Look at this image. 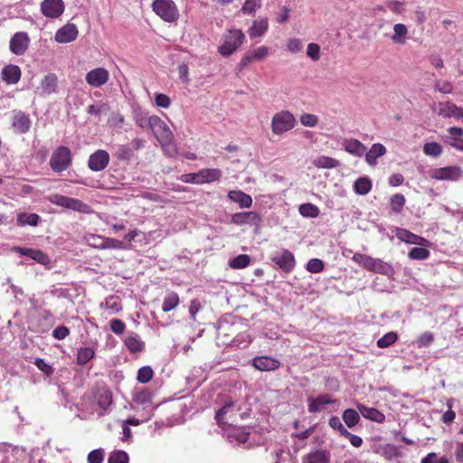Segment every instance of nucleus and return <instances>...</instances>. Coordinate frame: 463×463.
Segmentation results:
<instances>
[{"label":"nucleus","mask_w":463,"mask_h":463,"mask_svg":"<svg viewBox=\"0 0 463 463\" xmlns=\"http://www.w3.org/2000/svg\"><path fill=\"white\" fill-rule=\"evenodd\" d=\"M244 33L239 29H232L223 35V43L218 52L224 57L232 54L243 43Z\"/></svg>","instance_id":"1"},{"label":"nucleus","mask_w":463,"mask_h":463,"mask_svg":"<svg viewBox=\"0 0 463 463\" xmlns=\"http://www.w3.org/2000/svg\"><path fill=\"white\" fill-rule=\"evenodd\" d=\"M150 123V129L163 148L173 143V132L158 116L153 115Z\"/></svg>","instance_id":"2"},{"label":"nucleus","mask_w":463,"mask_h":463,"mask_svg":"<svg viewBox=\"0 0 463 463\" xmlns=\"http://www.w3.org/2000/svg\"><path fill=\"white\" fill-rule=\"evenodd\" d=\"M296 124L294 116L288 110L276 113L271 120V129L276 135H281L291 130Z\"/></svg>","instance_id":"3"},{"label":"nucleus","mask_w":463,"mask_h":463,"mask_svg":"<svg viewBox=\"0 0 463 463\" xmlns=\"http://www.w3.org/2000/svg\"><path fill=\"white\" fill-rule=\"evenodd\" d=\"M152 8L165 22H175L179 16L177 7L172 0H155Z\"/></svg>","instance_id":"4"},{"label":"nucleus","mask_w":463,"mask_h":463,"mask_svg":"<svg viewBox=\"0 0 463 463\" xmlns=\"http://www.w3.org/2000/svg\"><path fill=\"white\" fill-rule=\"evenodd\" d=\"M71 163V150L67 146L58 147L50 159L51 168L57 173L66 170Z\"/></svg>","instance_id":"5"},{"label":"nucleus","mask_w":463,"mask_h":463,"mask_svg":"<svg viewBox=\"0 0 463 463\" xmlns=\"http://www.w3.org/2000/svg\"><path fill=\"white\" fill-rule=\"evenodd\" d=\"M463 175V170L458 165H449L445 167L436 168L430 172L432 179L439 181H458Z\"/></svg>","instance_id":"6"},{"label":"nucleus","mask_w":463,"mask_h":463,"mask_svg":"<svg viewBox=\"0 0 463 463\" xmlns=\"http://www.w3.org/2000/svg\"><path fill=\"white\" fill-rule=\"evenodd\" d=\"M261 222L262 217L257 212H241L233 213L231 216L232 223L235 225L250 224L253 226L255 230L260 229Z\"/></svg>","instance_id":"7"},{"label":"nucleus","mask_w":463,"mask_h":463,"mask_svg":"<svg viewBox=\"0 0 463 463\" xmlns=\"http://www.w3.org/2000/svg\"><path fill=\"white\" fill-rule=\"evenodd\" d=\"M432 109L443 118H463V109L449 101L439 102L433 106Z\"/></svg>","instance_id":"8"},{"label":"nucleus","mask_w":463,"mask_h":463,"mask_svg":"<svg viewBox=\"0 0 463 463\" xmlns=\"http://www.w3.org/2000/svg\"><path fill=\"white\" fill-rule=\"evenodd\" d=\"M271 260L285 272H290L296 265L294 255L286 249L275 252L271 256Z\"/></svg>","instance_id":"9"},{"label":"nucleus","mask_w":463,"mask_h":463,"mask_svg":"<svg viewBox=\"0 0 463 463\" xmlns=\"http://www.w3.org/2000/svg\"><path fill=\"white\" fill-rule=\"evenodd\" d=\"M109 159V155L106 150L99 149L90 156L88 166L94 172L102 171L108 166Z\"/></svg>","instance_id":"10"},{"label":"nucleus","mask_w":463,"mask_h":463,"mask_svg":"<svg viewBox=\"0 0 463 463\" xmlns=\"http://www.w3.org/2000/svg\"><path fill=\"white\" fill-rule=\"evenodd\" d=\"M50 201L59 206L71 209L78 212H84L87 205L79 199L67 197L61 194H53L50 197Z\"/></svg>","instance_id":"11"},{"label":"nucleus","mask_w":463,"mask_h":463,"mask_svg":"<svg viewBox=\"0 0 463 463\" xmlns=\"http://www.w3.org/2000/svg\"><path fill=\"white\" fill-rule=\"evenodd\" d=\"M32 126V121L28 114L24 111H14L12 128L16 134L27 133Z\"/></svg>","instance_id":"12"},{"label":"nucleus","mask_w":463,"mask_h":463,"mask_svg":"<svg viewBox=\"0 0 463 463\" xmlns=\"http://www.w3.org/2000/svg\"><path fill=\"white\" fill-rule=\"evenodd\" d=\"M109 79V71L104 68L90 70L85 76L87 83L93 88H99L106 84Z\"/></svg>","instance_id":"13"},{"label":"nucleus","mask_w":463,"mask_h":463,"mask_svg":"<svg viewBox=\"0 0 463 463\" xmlns=\"http://www.w3.org/2000/svg\"><path fill=\"white\" fill-rule=\"evenodd\" d=\"M29 42L27 33L18 32L10 40V51L15 55H23L28 49Z\"/></svg>","instance_id":"14"},{"label":"nucleus","mask_w":463,"mask_h":463,"mask_svg":"<svg viewBox=\"0 0 463 463\" xmlns=\"http://www.w3.org/2000/svg\"><path fill=\"white\" fill-rule=\"evenodd\" d=\"M64 8L62 0H43L41 4L42 13L50 18H57L61 15Z\"/></svg>","instance_id":"15"},{"label":"nucleus","mask_w":463,"mask_h":463,"mask_svg":"<svg viewBox=\"0 0 463 463\" xmlns=\"http://www.w3.org/2000/svg\"><path fill=\"white\" fill-rule=\"evenodd\" d=\"M78 33V28L74 24H67L56 32L55 41L60 43H68L74 41Z\"/></svg>","instance_id":"16"},{"label":"nucleus","mask_w":463,"mask_h":463,"mask_svg":"<svg viewBox=\"0 0 463 463\" xmlns=\"http://www.w3.org/2000/svg\"><path fill=\"white\" fill-rule=\"evenodd\" d=\"M336 400L331 399L328 394H321L316 398L309 397L307 399L308 411L311 413L320 411L325 405L335 403Z\"/></svg>","instance_id":"17"},{"label":"nucleus","mask_w":463,"mask_h":463,"mask_svg":"<svg viewBox=\"0 0 463 463\" xmlns=\"http://www.w3.org/2000/svg\"><path fill=\"white\" fill-rule=\"evenodd\" d=\"M448 132L449 136L444 137V141L455 149L463 152V139L461 138L463 136V128L451 127L448 128Z\"/></svg>","instance_id":"18"},{"label":"nucleus","mask_w":463,"mask_h":463,"mask_svg":"<svg viewBox=\"0 0 463 463\" xmlns=\"http://www.w3.org/2000/svg\"><path fill=\"white\" fill-rule=\"evenodd\" d=\"M252 365L259 371H274L279 367V362L269 356H258L252 360Z\"/></svg>","instance_id":"19"},{"label":"nucleus","mask_w":463,"mask_h":463,"mask_svg":"<svg viewBox=\"0 0 463 463\" xmlns=\"http://www.w3.org/2000/svg\"><path fill=\"white\" fill-rule=\"evenodd\" d=\"M343 147L347 153L357 157L363 156L366 152V146L354 138L345 139Z\"/></svg>","instance_id":"20"},{"label":"nucleus","mask_w":463,"mask_h":463,"mask_svg":"<svg viewBox=\"0 0 463 463\" xmlns=\"http://www.w3.org/2000/svg\"><path fill=\"white\" fill-rule=\"evenodd\" d=\"M396 236L399 240L405 241L409 244H416L424 246L428 243V241L419 235H416L405 229H398Z\"/></svg>","instance_id":"21"},{"label":"nucleus","mask_w":463,"mask_h":463,"mask_svg":"<svg viewBox=\"0 0 463 463\" xmlns=\"http://www.w3.org/2000/svg\"><path fill=\"white\" fill-rule=\"evenodd\" d=\"M227 196L231 201L238 203L241 208H250L252 204L251 196L241 190H232Z\"/></svg>","instance_id":"22"},{"label":"nucleus","mask_w":463,"mask_h":463,"mask_svg":"<svg viewBox=\"0 0 463 463\" xmlns=\"http://www.w3.org/2000/svg\"><path fill=\"white\" fill-rule=\"evenodd\" d=\"M386 148L380 143L373 144L369 151L365 153V161L369 165L374 166L377 159L386 154Z\"/></svg>","instance_id":"23"},{"label":"nucleus","mask_w":463,"mask_h":463,"mask_svg":"<svg viewBox=\"0 0 463 463\" xmlns=\"http://www.w3.org/2000/svg\"><path fill=\"white\" fill-rule=\"evenodd\" d=\"M357 409L363 417L373 420L378 423H382L385 420V416L383 412L375 408H369L364 404H358Z\"/></svg>","instance_id":"24"},{"label":"nucleus","mask_w":463,"mask_h":463,"mask_svg":"<svg viewBox=\"0 0 463 463\" xmlns=\"http://www.w3.org/2000/svg\"><path fill=\"white\" fill-rule=\"evenodd\" d=\"M21 78V70L17 65H7L2 70V79L8 84H15Z\"/></svg>","instance_id":"25"},{"label":"nucleus","mask_w":463,"mask_h":463,"mask_svg":"<svg viewBox=\"0 0 463 463\" xmlns=\"http://www.w3.org/2000/svg\"><path fill=\"white\" fill-rule=\"evenodd\" d=\"M58 88V78L54 73H48L41 82V89L43 95H50L56 92Z\"/></svg>","instance_id":"26"},{"label":"nucleus","mask_w":463,"mask_h":463,"mask_svg":"<svg viewBox=\"0 0 463 463\" xmlns=\"http://www.w3.org/2000/svg\"><path fill=\"white\" fill-rule=\"evenodd\" d=\"M330 458L329 451L317 449L307 454L303 458V463H329Z\"/></svg>","instance_id":"27"},{"label":"nucleus","mask_w":463,"mask_h":463,"mask_svg":"<svg viewBox=\"0 0 463 463\" xmlns=\"http://www.w3.org/2000/svg\"><path fill=\"white\" fill-rule=\"evenodd\" d=\"M200 178V184L212 183L219 181L222 177V171L217 168H207L197 172Z\"/></svg>","instance_id":"28"},{"label":"nucleus","mask_w":463,"mask_h":463,"mask_svg":"<svg viewBox=\"0 0 463 463\" xmlns=\"http://www.w3.org/2000/svg\"><path fill=\"white\" fill-rule=\"evenodd\" d=\"M408 28L403 24H396L393 26V34L391 40L396 44H404L407 41Z\"/></svg>","instance_id":"29"},{"label":"nucleus","mask_w":463,"mask_h":463,"mask_svg":"<svg viewBox=\"0 0 463 463\" xmlns=\"http://www.w3.org/2000/svg\"><path fill=\"white\" fill-rule=\"evenodd\" d=\"M268 19L261 18L253 22L252 26L249 29V35L250 38L262 36L268 30Z\"/></svg>","instance_id":"30"},{"label":"nucleus","mask_w":463,"mask_h":463,"mask_svg":"<svg viewBox=\"0 0 463 463\" xmlns=\"http://www.w3.org/2000/svg\"><path fill=\"white\" fill-rule=\"evenodd\" d=\"M96 399L99 406L107 410L112 402V393L107 388H99L97 391Z\"/></svg>","instance_id":"31"},{"label":"nucleus","mask_w":463,"mask_h":463,"mask_svg":"<svg viewBox=\"0 0 463 463\" xmlns=\"http://www.w3.org/2000/svg\"><path fill=\"white\" fill-rule=\"evenodd\" d=\"M101 308H106L109 311V315L118 313L122 309L121 302L118 297L109 296L105 299V302L100 304Z\"/></svg>","instance_id":"32"},{"label":"nucleus","mask_w":463,"mask_h":463,"mask_svg":"<svg viewBox=\"0 0 463 463\" xmlns=\"http://www.w3.org/2000/svg\"><path fill=\"white\" fill-rule=\"evenodd\" d=\"M313 165L318 168L331 169L339 166L340 162L330 156H320L313 160Z\"/></svg>","instance_id":"33"},{"label":"nucleus","mask_w":463,"mask_h":463,"mask_svg":"<svg viewBox=\"0 0 463 463\" xmlns=\"http://www.w3.org/2000/svg\"><path fill=\"white\" fill-rule=\"evenodd\" d=\"M179 302L180 300L177 293L174 291L168 292L164 298L162 310L165 313L169 312L175 309L179 305Z\"/></svg>","instance_id":"34"},{"label":"nucleus","mask_w":463,"mask_h":463,"mask_svg":"<svg viewBox=\"0 0 463 463\" xmlns=\"http://www.w3.org/2000/svg\"><path fill=\"white\" fill-rule=\"evenodd\" d=\"M40 221V216L37 213H22L17 216V224L19 226L30 225L37 226Z\"/></svg>","instance_id":"35"},{"label":"nucleus","mask_w":463,"mask_h":463,"mask_svg":"<svg viewBox=\"0 0 463 463\" xmlns=\"http://www.w3.org/2000/svg\"><path fill=\"white\" fill-rule=\"evenodd\" d=\"M352 260L367 270L372 271L376 259H373L369 255L354 253Z\"/></svg>","instance_id":"36"},{"label":"nucleus","mask_w":463,"mask_h":463,"mask_svg":"<svg viewBox=\"0 0 463 463\" xmlns=\"http://www.w3.org/2000/svg\"><path fill=\"white\" fill-rule=\"evenodd\" d=\"M372 188L371 180L368 177H360L354 184V189L356 194L361 195L367 194Z\"/></svg>","instance_id":"37"},{"label":"nucleus","mask_w":463,"mask_h":463,"mask_svg":"<svg viewBox=\"0 0 463 463\" xmlns=\"http://www.w3.org/2000/svg\"><path fill=\"white\" fill-rule=\"evenodd\" d=\"M125 345L131 353L141 352L145 344L142 342L137 335H129L125 339Z\"/></svg>","instance_id":"38"},{"label":"nucleus","mask_w":463,"mask_h":463,"mask_svg":"<svg viewBox=\"0 0 463 463\" xmlns=\"http://www.w3.org/2000/svg\"><path fill=\"white\" fill-rule=\"evenodd\" d=\"M134 119L136 124L142 128H150L152 119V116H148L146 112L143 110H135L134 112Z\"/></svg>","instance_id":"39"},{"label":"nucleus","mask_w":463,"mask_h":463,"mask_svg":"<svg viewBox=\"0 0 463 463\" xmlns=\"http://www.w3.org/2000/svg\"><path fill=\"white\" fill-rule=\"evenodd\" d=\"M298 211L303 217L308 218H316L319 215L320 213L318 207L310 203L300 204Z\"/></svg>","instance_id":"40"},{"label":"nucleus","mask_w":463,"mask_h":463,"mask_svg":"<svg viewBox=\"0 0 463 463\" xmlns=\"http://www.w3.org/2000/svg\"><path fill=\"white\" fill-rule=\"evenodd\" d=\"M343 420L349 428L354 427L360 420L359 413L354 409H346L343 412Z\"/></svg>","instance_id":"41"},{"label":"nucleus","mask_w":463,"mask_h":463,"mask_svg":"<svg viewBox=\"0 0 463 463\" xmlns=\"http://www.w3.org/2000/svg\"><path fill=\"white\" fill-rule=\"evenodd\" d=\"M250 432L245 428L234 429L229 433L231 440H236L240 444L247 442Z\"/></svg>","instance_id":"42"},{"label":"nucleus","mask_w":463,"mask_h":463,"mask_svg":"<svg viewBox=\"0 0 463 463\" xmlns=\"http://www.w3.org/2000/svg\"><path fill=\"white\" fill-rule=\"evenodd\" d=\"M372 271L386 276L392 275L394 272L393 268L389 263L384 262L380 259L375 260Z\"/></svg>","instance_id":"43"},{"label":"nucleus","mask_w":463,"mask_h":463,"mask_svg":"<svg viewBox=\"0 0 463 463\" xmlns=\"http://www.w3.org/2000/svg\"><path fill=\"white\" fill-rule=\"evenodd\" d=\"M133 401L137 404H140L142 406H146L151 403L152 402V395L151 393L146 390H141L135 393Z\"/></svg>","instance_id":"44"},{"label":"nucleus","mask_w":463,"mask_h":463,"mask_svg":"<svg viewBox=\"0 0 463 463\" xmlns=\"http://www.w3.org/2000/svg\"><path fill=\"white\" fill-rule=\"evenodd\" d=\"M423 152L427 156L438 157L442 153V146L437 142H429L423 146Z\"/></svg>","instance_id":"45"},{"label":"nucleus","mask_w":463,"mask_h":463,"mask_svg":"<svg viewBox=\"0 0 463 463\" xmlns=\"http://www.w3.org/2000/svg\"><path fill=\"white\" fill-rule=\"evenodd\" d=\"M430 254L429 250L422 247H415L409 251L408 256L411 260H423L428 259Z\"/></svg>","instance_id":"46"},{"label":"nucleus","mask_w":463,"mask_h":463,"mask_svg":"<svg viewBox=\"0 0 463 463\" xmlns=\"http://www.w3.org/2000/svg\"><path fill=\"white\" fill-rule=\"evenodd\" d=\"M250 262V259L246 254H240L230 260V266L232 269H243Z\"/></svg>","instance_id":"47"},{"label":"nucleus","mask_w":463,"mask_h":463,"mask_svg":"<svg viewBox=\"0 0 463 463\" xmlns=\"http://www.w3.org/2000/svg\"><path fill=\"white\" fill-rule=\"evenodd\" d=\"M233 407V402L228 401L224 403V405L219 409L215 413V420L219 426H223L226 422L223 420L224 415H226L229 411Z\"/></svg>","instance_id":"48"},{"label":"nucleus","mask_w":463,"mask_h":463,"mask_svg":"<svg viewBox=\"0 0 463 463\" xmlns=\"http://www.w3.org/2000/svg\"><path fill=\"white\" fill-rule=\"evenodd\" d=\"M94 356V351L90 347H82L78 351V364L83 365L87 364Z\"/></svg>","instance_id":"49"},{"label":"nucleus","mask_w":463,"mask_h":463,"mask_svg":"<svg viewBox=\"0 0 463 463\" xmlns=\"http://www.w3.org/2000/svg\"><path fill=\"white\" fill-rule=\"evenodd\" d=\"M405 197L402 194H395L391 197V207L392 212L400 213L405 204Z\"/></svg>","instance_id":"50"},{"label":"nucleus","mask_w":463,"mask_h":463,"mask_svg":"<svg viewBox=\"0 0 463 463\" xmlns=\"http://www.w3.org/2000/svg\"><path fill=\"white\" fill-rule=\"evenodd\" d=\"M385 7L395 14H402L405 11V3L398 0H387Z\"/></svg>","instance_id":"51"},{"label":"nucleus","mask_w":463,"mask_h":463,"mask_svg":"<svg viewBox=\"0 0 463 463\" xmlns=\"http://www.w3.org/2000/svg\"><path fill=\"white\" fill-rule=\"evenodd\" d=\"M398 339V335L395 332H389L385 334L383 337L378 339L377 346L379 348H386L396 342Z\"/></svg>","instance_id":"52"},{"label":"nucleus","mask_w":463,"mask_h":463,"mask_svg":"<svg viewBox=\"0 0 463 463\" xmlns=\"http://www.w3.org/2000/svg\"><path fill=\"white\" fill-rule=\"evenodd\" d=\"M261 0H246L241 11L244 14H253L257 9L260 8Z\"/></svg>","instance_id":"53"},{"label":"nucleus","mask_w":463,"mask_h":463,"mask_svg":"<svg viewBox=\"0 0 463 463\" xmlns=\"http://www.w3.org/2000/svg\"><path fill=\"white\" fill-rule=\"evenodd\" d=\"M154 372L150 366H143L137 372V380L141 383H148L153 377Z\"/></svg>","instance_id":"54"},{"label":"nucleus","mask_w":463,"mask_h":463,"mask_svg":"<svg viewBox=\"0 0 463 463\" xmlns=\"http://www.w3.org/2000/svg\"><path fill=\"white\" fill-rule=\"evenodd\" d=\"M420 463H450V460L446 456L439 457L437 453L430 452L421 458Z\"/></svg>","instance_id":"55"},{"label":"nucleus","mask_w":463,"mask_h":463,"mask_svg":"<svg viewBox=\"0 0 463 463\" xmlns=\"http://www.w3.org/2000/svg\"><path fill=\"white\" fill-rule=\"evenodd\" d=\"M108 462L128 463V455L123 450H116L110 454Z\"/></svg>","instance_id":"56"},{"label":"nucleus","mask_w":463,"mask_h":463,"mask_svg":"<svg viewBox=\"0 0 463 463\" xmlns=\"http://www.w3.org/2000/svg\"><path fill=\"white\" fill-rule=\"evenodd\" d=\"M306 268L311 273H318L324 269L325 265L320 259L314 258L307 263Z\"/></svg>","instance_id":"57"},{"label":"nucleus","mask_w":463,"mask_h":463,"mask_svg":"<svg viewBox=\"0 0 463 463\" xmlns=\"http://www.w3.org/2000/svg\"><path fill=\"white\" fill-rule=\"evenodd\" d=\"M89 245L92 248L104 250L105 237L91 234L87 239Z\"/></svg>","instance_id":"58"},{"label":"nucleus","mask_w":463,"mask_h":463,"mask_svg":"<svg viewBox=\"0 0 463 463\" xmlns=\"http://www.w3.org/2000/svg\"><path fill=\"white\" fill-rule=\"evenodd\" d=\"M106 249L126 250L127 247L122 241L105 237L104 250Z\"/></svg>","instance_id":"59"},{"label":"nucleus","mask_w":463,"mask_h":463,"mask_svg":"<svg viewBox=\"0 0 463 463\" xmlns=\"http://www.w3.org/2000/svg\"><path fill=\"white\" fill-rule=\"evenodd\" d=\"M87 459L88 463H103L104 450L102 449H97L90 451Z\"/></svg>","instance_id":"60"},{"label":"nucleus","mask_w":463,"mask_h":463,"mask_svg":"<svg viewBox=\"0 0 463 463\" xmlns=\"http://www.w3.org/2000/svg\"><path fill=\"white\" fill-rule=\"evenodd\" d=\"M307 55L314 61H318L320 58L319 45L314 43H308L307 48Z\"/></svg>","instance_id":"61"},{"label":"nucleus","mask_w":463,"mask_h":463,"mask_svg":"<svg viewBox=\"0 0 463 463\" xmlns=\"http://www.w3.org/2000/svg\"><path fill=\"white\" fill-rule=\"evenodd\" d=\"M435 90H437L439 92H441V93H444V94H449V93L452 92L453 86H452V83L450 81H448V80H438L435 83Z\"/></svg>","instance_id":"62"},{"label":"nucleus","mask_w":463,"mask_h":463,"mask_svg":"<svg viewBox=\"0 0 463 463\" xmlns=\"http://www.w3.org/2000/svg\"><path fill=\"white\" fill-rule=\"evenodd\" d=\"M300 122L305 127L313 128L317 125L318 118L316 115L307 113L300 117Z\"/></svg>","instance_id":"63"},{"label":"nucleus","mask_w":463,"mask_h":463,"mask_svg":"<svg viewBox=\"0 0 463 463\" xmlns=\"http://www.w3.org/2000/svg\"><path fill=\"white\" fill-rule=\"evenodd\" d=\"M133 156L132 149L126 145H122L118 149V158L120 160H129Z\"/></svg>","instance_id":"64"}]
</instances>
